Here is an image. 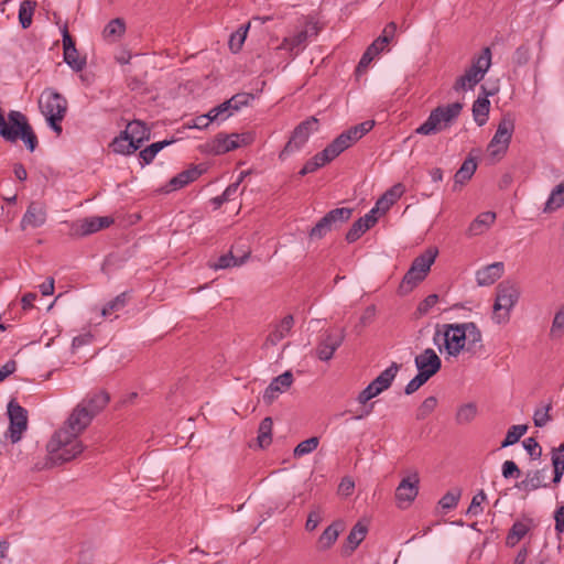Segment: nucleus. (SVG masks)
I'll use <instances>...</instances> for the list:
<instances>
[{"instance_id":"1","label":"nucleus","mask_w":564,"mask_h":564,"mask_svg":"<svg viewBox=\"0 0 564 564\" xmlns=\"http://www.w3.org/2000/svg\"><path fill=\"white\" fill-rule=\"evenodd\" d=\"M94 416L78 403L65 426L55 432L47 443V466H57L76 458L84 449L78 435L91 423Z\"/></svg>"},{"instance_id":"2","label":"nucleus","mask_w":564,"mask_h":564,"mask_svg":"<svg viewBox=\"0 0 564 564\" xmlns=\"http://www.w3.org/2000/svg\"><path fill=\"white\" fill-rule=\"evenodd\" d=\"M434 341L442 354L456 358L462 352L476 354L481 348L482 335L474 323L446 324Z\"/></svg>"},{"instance_id":"3","label":"nucleus","mask_w":564,"mask_h":564,"mask_svg":"<svg viewBox=\"0 0 564 564\" xmlns=\"http://www.w3.org/2000/svg\"><path fill=\"white\" fill-rule=\"evenodd\" d=\"M318 31V25L313 18L301 17L275 50L284 51L291 57H295L306 48L311 39L316 36Z\"/></svg>"},{"instance_id":"4","label":"nucleus","mask_w":564,"mask_h":564,"mask_svg":"<svg viewBox=\"0 0 564 564\" xmlns=\"http://www.w3.org/2000/svg\"><path fill=\"white\" fill-rule=\"evenodd\" d=\"M491 51L485 47L471 58V64L464 74L456 78L453 89L456 93L473 90L479 84L491 66Z\"/></svg>"},{"instance_id":"5","label":"nucleus","mask_w":564,"mask_h":564,"mask_svg":"<svg viewBox=\"0 0 564 564\" xmlns=\"http://www.w3.org/2000/svg\"><path fill=\"white\" fill-rule=\"evenodd\" d=\"M463 109L460 102H452L433 109L427 119L415 129V133L422 135L436 134L452 126L459 117Z\"/></svg>"},{"instance_id":"6","label":"nucleus","mask_w":564,"mask_h":564,"mask_svg":"<svg viewBox=\"0 0 564 564\" xmlns=\"http://www.w3.org/2000/svg\"><path fill=\"white\" fill-rule=\"evenodd\" d=\"M39 106L48 126L59 135L63 130L61 122L67 112V100L65 97L56 90L47 88L41 94Z\"/></svg>"},{"instance_id":"7","label":"nucleus","mask_w":564,"mask_h":564,"mask_svg":"<svg viewBox=\"0 0 564 564\" xmlns=\"http://www.w3.org/2000/svg\"><path fill=\"white\" fill-rule=\"evenodd\" d=\"M519 297L520 290L514 283L509 281L501 282L496 290L492 321L498 325L508 323Z\"/></svg>"},{"instance_id":"8","label":"nucleus","mask_w":564,"mask_h":564,"mask_svg":"<svg viewBox=\"0 0 564 564\" xmlns=\"http://www.w3.org/2000/svg\"><path fill=\"white\" fill-rule=\"evenodd\" d=\"M373 126L375 121L368 120L345 130L325 148V154H329L333 160L336 159L346 149L350 148L368 133Z\"/></svg>"},{"instance_id":"9","label":"nucleus","mask_w":564,"mask_h":564,"mask_svg":"<svg viewBox=\"0 0 564 564\" xmlns=\"http://www.w3.org/2000/svg\"><path fill=\"white\" fill-rule=\"evenodd\" d=\"M437 253V249L429 248L422 254L416 257L413 260L410 269L405 273L401 286H409L410 289H412L413 286L422 282L430 272V269L434 263Z\"/></svg>"},{"instance_id":"10","label":"nucleus","mask_w":564,"mask_h":564,"mask_svg":"<svg viewBox=\"0 0 564 564\" xmlns=\"http://www.w3.org/2000/svg\"><path fill=\"white\" fill-rule=\"evenodd\" d=\"M514 132V118L512 115H505L498 123L497 130L488 144V153L496 158L505 154L511 142Z\"/></svg>"},{"instance_id":"11","label":"nucleus","mask_w":564,"mask_h":564,"mask_svg":"<svg viewBox=\"0 0 564 564\" xmlns=\"http://www.w3.org/2000/svg\"><path fill=\"white\" fill-rule=\"evenodd\" d=\"M253 140L251 133H218L208 144L213 154L219 155L250 144Z\"/></svg>"},{"instance_id":"12","label":"nucleus","mask_w":564,"mask_h":564,"mask_svg":"<svg viewBox=\"0 0 564 564\" xmlns=\"http://www.w3.org/2000/svg\"><path fill=\"white\" fill-rule=\"evenodd\" d=\"M8 415L10 424L6 436L15 444L21 441L23 433L28 429V411L14 400H11L8 404Z\"/></svg>"},{"instance_id":"13","label":"nucleus","mask_w":564,"mask_h":564,"mask_svg":"<svg viewBox=\"0 0 564 564\" xmlns=\"http://www.w3.org/2000/svg\"><path fill=\"white\" fill-rule=\"evenodd\" d=\"M8 119L14 126L12 129L17 134L14 139L8 141L15 142L18 139H21L26 144L28 149L33 152L39 143L37 137L30 126L25 115L17 110H11L8 113Z\"/></svg>"},{"instance_id":"14","label":"nucleus","mask_w":564,"mask_h":564,"mask_svg":"<svg viewBox=\"0 0 564 564\" xmlns=\"http://www.w3.org/2000/svg\"><path fill=\"white\" fill-rule=\"evenodd\" d=\"M316 124H317V120L315 118H311V119H307V120L301 122L294 129L289 142L285 144L284 149L281 151L280 159H283L286 155L301 150L304 147V144L307 142V140Z\"/></svg>"},{"instance_id":"15","label":"nucleus","mask_w":564,"mask_h":564,"mask_svg":"<svg viewBox=\"0 0 564 564\" xmlns=\"http://www.w3.org/2000/svg\"><path fill=\"white\" fill-rule=\"evenodd\" d=\"M420 477L416 471L409 474L398 485L395 489L397 505L401 509L408 508L417 497Z\"/></svg>"},{"instance_id":"16","label":"nucleus","mask_w":564,"mask_h":564,"mask_svg":"<svg viewBox=\"0 0 564 564\" xmlns=\"http://www.w3.org/2000/svg\"><path fill=\"white\" fill-rule=\"evenodd\" d=\"M252 99L250 94H237L232 96L230 99L221 102L220 105L212 108L209 110L214 122H224L229 117H231L235 112L240 110L243 106H247L249 101Z\"/></svg>"},{"instance_id":"17","label":"nucleus","mask_w":564,"mask_h":564,"mask_svg":"<svg viewBox=\"0 0 564 564\" xmlns=\"http://www.w3.org/2000/svg\"><path fill=\"white\" fill-rule=\"evenodd\" d=\"M414 364L417 373L423 375L429 380L436 375L442 367L441 358L432 348H426L421 354L416 355Z\"/></svg>"},{"instance_id":"18","label":"nucleus","mask_w":564,"mask_h":564,"mask_svg":"<svg viewBox=\"0 0 564 564\" xmlns=\"http://www.w3.org/2000/svg\"><path fill=\"white\" fill-rule=\"evenodd\" d=\"M343 340V332H328L323 335L316 347L317 358L322 361L330 360L335 351L340 347Z\"/></svg>"},{"instance_id":"19","label":"nucleus","mask_w":564,"mask_h":564,"mask_svg":"<svg viewBox=\"0 0 564 564\" xmlns=\"http://www.w3.org/2000/svg\"><path fill=\"white\" fill-rule=\"evenodd\" d=\"M64 62L74 70L80 72L86 66V57L79 55L75 41L67 30L63 33Z\"/></svg>"},{"instance_id":"20","label":"nucleus","mask_w":564,"mask_h":564,"mask_svg":"<svg viewBox=\"0 0 564 564\" xmlns=\"http://www.w3.org/2000/svg\"><path fill=\"white\" fill-rule=\"evenodd\" d=\"M533 528L534 521L531 518L514 521L506 536V545L514 547Z\"/></svg>"},{"instance_id":"21","label":"nucleus","mask_w":564,"mask_h":564,"mask_svg":"<svg viewBox=\"0 0 564 564\" xmlns=\"http://www.w3.org/2000/svg\"><path fill=\"white\" fill-rule=\"evenodd\" d=\"M293 382V376L290 371L274 378L263 393V400L267 403L273 402L280 393L288 390Z\"/></svg>"},{"instance_id":"22","label":"nucleus","mask_w":564,"mask_h":564,"mask_svg":"<svg viewBox=\"0 0 564 564\" xmlns=\"http://www.w3.org/2000/svg\"><path fill=\"white\" fill-rule=\"evenodd\" d=\"M110 397L105 390L89 392L79 403L95 417L109 403Z\"/></svg>"},{"instance_id":"23","label":"nucleus","mask_w":564,"mask_h":564,"mask_svg":"<svg viewBox=\"0 0 564 564\" xmlns=\"http://www.w3.org/2000/svg\"><path fill=\"white\" fill-rule=\"evenodd\" d=\"M505 272L502 262H494L476 272V282L479 286H489L494 284Z\"/></svg>"},{"instance_id":"24","label":"nucleus","mask_w":564,"mask_h":564,"mask_svg":"<svg viewBox=\"0 0 564 564\" xmlns=\"http://www.w3.org/2000/svg\"><path fill=\"white\" fill-rule=\"evenodd\" d=\"M112 223L113 219L110 217H87L78 221L77 232L82 236H87L108 228Z\"/></svg>"},{"instance_id":"25","label":"nucleus","mask_w":564,"mask_h":564,"mask_svg":"<svg viewBox=\"0 0 564 564\" xmlns=\"http://www.w3.org/2000/svg\"><path fill=\"white\" fill-rule=\"evenodd\" d=\"M481 90L484 96H478L473 104V117L479 127L484 126L488 120L490 109V101L488 97L494 95L492 91H487L484 86H481Z\"/></svg>"},{"instance_id":"26","label":"nucleus","mask_w":564,"mask_h":564,"mask_svg":"<svg viewBox=\"0 0 564 564\" xmlns=\"http://www.w3.org/2000/svg\"><path fill=\"white\" fill-rule=\"evenodd\" d=\"M123 132L135 145L139 144V149L144 141L150 139L151 134L150 128L141 120L130 121Z\"/></svg>"},{"instance_id":"27","label":"nucleus","mask_w":564,"mask_h":564,"mask_svg":"<svg viewBox=\"0 0 564 564\" xmlns=\"http://www.w3.org/2000/svg\"><path fill=\"white\" fill-rule=\"evenodd\" d=\"M46 221V209L42 203L32 202L23 218L22 224L31 227H40Z\"/></svg>"},{"instance_id":"28","label":"nucleus","mask_w":564,"mask_h":564,"mask_svg":"<svg viewBox=\"0 0 564 564\" xmlns=\"http://www.w3.org/2000/svg\"><path fill=\"white\" fill-rule=\"evenodd\" d=\"M341 529L343 525L338 521L325 528L317 540V549L323 552L329 550L336 543Z\"/></svg>"},{"instance_id":"29","label":"nucleus","mask_w":564,"mask_h":564,"mask_svg":"<svg viewBox=\"0 0 564 564\" xmlns=\"http://www.w3.org/2000/svg\"><path fill=\"white\" fill-rule=\"evenodd\" d=\"M400 369V366L397 362H392L387 369H384L376 379H373L370 384L375 388L376 391L382 393L392 384L397 373Z\"/></svg>"},{"instance_id":"30","label":"nucleus","mask_w":564,"mask_h":564,"mask_svg":"<svg viewBox=\"0 0 564 564\" xmlns=\"http://www.w3.org/2000/svg\"><path fill=\"white\" fill-rule=\"evenodd\" d=\"M496 214L494 212H484L479 214L469 225L468 235L479 236L486 232L495 223Z\"/></svg>"},{"instance_id":"31","label":"nucleus","mask_w":564,"mask_h":564,"mask_svg":"<svg viewBox=\"0 0 564 564\" xmlns=\"http://www.w3.org/2000/svg\"><path fill=\"white\" fill-rule=\"evenodd\" d=\"M293 317L291 315L283 317L270 332L267 341L271 345L279 344L290 334L293 327Z\"/></svg>"},{"instance_id":"32","label":"nucleus","mask_w":564,"mask_h":564,"mask_svg":"<svg viewBox=\"0 0 564 564\" xmlns=\"http://www.w3.org/2000/svg\"><path fill=\"white\" fill-rule=\"evenodd\" d=\"M249 257V252H246L241 257H235L231 252L225 253L218 257L215 261L209 263V267L214 270H223L234 267H240L246 262Z\"/></svg>"},{"instance_id":"33","label":"nucleus","mask_w":564,"mask_h":564,"mask_svg":"<svg viewBox=\"0 0 564 564\" xmlns=\"http://www.w3.org/2000/svg\"><path fill=\"white\" fill-rule=\"evenodd\" d=\"M564 206V181L557 184L551 192L544 204V213H553Z\"/></svg>"},{"instance_id":"34","label":"nucleus","mask_w":564,"mask_h":564,"mask_svg":"<svg viewBox=\"0 0 564 564\" xmlns=\"http://www.w3.org/2000/svg\"><path fill=\"white\" fill-rule=\"evenodd\" d=\"M551 459L554 469L553 482L558 484L564 475V442L552 448Z\"/></svg>"},{"instance_id":"35","label":"nucleus","mask_w":564,"mask_h":564,"mask_svg":"<svg viewBox=\"0 0 564 564\" xmlns=\"http://www.w3.org/2000/svg\"><path fill=\"white\" fill-rule=\"evenodd\" d=\"M112 151L118 154H132L139 149V144H134L127 134L122 131L113 139L110 144Z\"/></svg>"},{"instance_id":"36","label":"nucleus","mask_w":564,"mask_h":564,"mask_svg":"<svg viewBox=\"0 0 564 564\" xmlns=\"http://www.w3.org/2000/svg\"><path fill=\"white\" fill-rule=\"evenodd\" d=\"M477 169V163L474 158H467L459 170L455 173L454 181L455 184L464 185L467 183L473 175L475 174Z\"/></svg>"},{"instance_id":"37","label":"nucleus","mask_w":564,"mask_h":564,"mask_svg":"<svg viewBox=\"0 0 564 564\" xmlns=\"http://www.w3.org/2000/svg\"><path fill=\"white\" fill-rule=\"evenodd\" d=\"M330 161H333V159L329 156V154H325V149H324L322 152L315 154L311 160H308L303 165V167L301 169L299 174L301 176H304L306 174L313 173L316 170H318L319 167H323L325 164H327Z\"/></svg>"},{"instance_id":"38","label":"nucleus","mask_w":564,"mask_h":564,"mask_svg":"<svg viewBox=\"0 0 564 564\" xmlns=\"http://www.w3.org/2000/svg\"><path fill=\"white\" fill-rule=\"evenodd\" d=\"M478 414L477 404L474 402H468L462 404L456 411V422L458 424H468L476 419Z\"/></svg>"},{"instance_id":"39","label":"nucleus","mask_w":564,"mask_h":564,"mask_svg":"<svg viewBox=\"0 0 564 564\" xmlns=\"http://www.w3.org/2000/svg\"><path fill=\"white\" fill-rule=\"evenodd\" d=\"M564 336V303L561 304L554 313L550 327V337L560 339Z\"/></svg>"},{"instance_id":"40","label":"nucleus","mask_w":564,"mask_h":564,"mask_svg":"<svg viewBox=\"0 0 564 564\" xmlns=\"http://www.w3.org/2000/svg\"><path fill=\"white\" fill-rule=\"evenodd\" d=\"M126 31L124 21L120 18L111 20L104 29V37L108 41H116L123 35Z\"/></svg>"},{"instance_id":"41","label":"nucleus","mask_w":564,"mask_h":564,"mask_svg":"<svg viewBox=\"0 0 564 564\" xmlns=\"http://www.w3.org/2000/svg\"><path fill=\"white\" fill-rule=\"evenodd\" d=\"M36 2L33 0H23L19 9V21L23 29H28L32 24V18Z\"/></svg>"},{"instance_id":"42","label":"nucleus","mask_w":564,"mask_h":564,"mask_svg":"<svg viewBox=\"0 0 564 564\" xmlns=\"http://www.w3.org/2000/svg\"><path fill=\"white\" fill-rule=\"evenodd\" d=\"M206 167L203 164L193 165L189 169L178 173V187L188 185L196 181L204 172Z\"/></svg>"},{"instance_id":"43","label":"nucleus","mask_w":564,"mask_h":564,"mask_svg":"<svg viewBox=\"0 0 564 564\" xmlns=\"http://www.w3.org/2000/svg\"><path fill=\"white\" fill-rule=\"evenodd\" d=\"M272 419L264 417L259 425L258 443L260 447H267L272 441Z\"/></svg>"},{"instance_id":"44","label":"nucleus","mask_w":564,"mask_h":564,"mask_svg":"<svg viewBox=\"0 0 564 564\" xmlns=\"http://www.w3.org/2000/svg\"><path fill=\"white\" fill-rule=\"evenodd\" d=\"M129 299V292H122L104 306L101 314L104 316H110L113 312L122 310L127 305Z\"/></svg>"},{"instance_id":"45","label":"nucleus","mask_w":564,"mask_h":564,"mask_svg":"<svg viewBox=\"0 0 564 564\" xmlns=\"http://www.w3.org/2000/svg\"><path fill=\"white\" fill-rule=\"evenodd\" d=\"M172 141H160V142H154L152 144H150L149 147H147L145 149H143L142 151H140L139 153V156L142 161V164H150L153 159L155 158V155L167 144H171Z\"/></svg>"},{"instance_id":"46","label":"nucleus","mask_w":564,"mask_h":564,"mask_svg":"<svg viewBox=\"0 0 564 564\" xmlns=\"http://www.w3.org/2000/svg\"><path fill=\"white\" fill-rule=\"evenodd\" d=\"M250 24L241 25L235 33L230 35L229 39V48L232 53H238L247 37L248 30Z\"/></svg>"},{"instance_id":"47","label":"nucleus","mask_w":564,"mask_h":564,"mask_svg":"<svg viewBox=\"0 0 564 564\" xmlns=\"http://www.w3.org/2000/svg\"><path fill=\"white\" fill-rule=\"evenodd\" d=\"M527 431H528L527 425H521V424L512 425L508 430L506 437L501 443V447L505 448V447L516 444L527 433Z\"/></svg>"},{"instance_id":"48","label":"nucleus","mask_w":564,"mask_h":564,"mask_svg":"<svg viewBox=\"0 0 564 564\" xmlns=\"http://www.w3.org/2000/svg\"><path fill=\"white\" fill-rule=\"evenodd\" d=\"M367 528L360 522L356 523L347 536L351 550H355L366 538Z\"/></svg>"},{"instance_id":"49","label":"nucleus","mask_w":564,"mask_h":564,"mask_svg":"<svg viewBox=\"0 0 564 564\" xmlns=\"http://www.w3.org/2000/svg\"><path fill=\"white\" fill-rule=\"evenodd\" d=\"M318 444H319V440L316 436H313L305 441H302L301 443H299L295 446V448L293 451V455H294V457H302L307 454H311L312 452H314L317 448Z\"/></svg>"},{"instance_id":"50","label":"nucleus","mask_w":564,"mask_h":564,"mask_svg":"<svg viewBox=\"0 0 564 564\" xmlns=\"http://www.w3.org/2000/svg\"><path fill=\"white\" fill-rule=\"evenodd\" d=\"M213 122H214V119H213L210 112L208 111L205 115H200V116L195 117L194 119H189V120L185 121L183 123V128H188V129L195 128V129L202 130V129L207 128Z\"/></svg>"},{"instance_id":"51","label":"nucleus","mask_w":564,"mask_h":564,"mask_svg":"<svg viewBox=\"0 0 564 564\" xmlns=\"http://www.w3.org/2000/svg\"><path fill=\"white\" fill-rule=\"evenodd\" d=\"M334 225L347 221L351 216V209L346 207L335 208L325 215Z\"/></svg>"},{"instance_id":"52","label":"nucleus","mask_w":564,"mask_h":564,"mask_svg":"<svg viewBox=\"0 0 564 564\" xmlns=\"http://www.w3.org/2000/svg\"><path fill=\"white\" fill-rule=\"evenodd\" d=\"M333 228V224L324 216L310 231L312 239H321Z\"/></svg>"},{"instance_id":"53","label":"nucleus","mask_w":564,"mask_h":564,"mask_svg":"<svg viewBox=\"0 0 564 564\" xmlns=\"http://www.w3.org/2000/svg\"><path fill=\"white\" fill-rule=\"evenodd\" d=\"M551 409V404H544L534 411L533 422L535 426L543 427L551 421V416L549 414Z\"/></svg>"},{"instance_id":"54","label":"nucleus","mask_w":564,"mask_h":564,"mask_svg":"<svg viewBox=\"0 0 564 564\" xmlns=\"http://www.w3.org/2000/svg\"><path fill=\"white\" fill-rule=\"evenodd\" d=\"M459 498H460V490L459 489H454V490H451L448 492H446L440 500V506L442 507V509L444 510H451V509H454L458 501H459Z\"/></svg>"},{"instance_id":"55","label":"nucleus","mask_w":564,"mask_h":564,"mask_svg":"<svg viewBox=\"0 0 564 564\" xmlns=\"http://www.w3.org/2000/svg\"><path fill=\"white\" fill-rule=\"evenodd\" d=\"M487 496L484 490L478 491L471 499L468 507L467 513L474 517L479 516L482 512L481 505L486 501Z\"/></svg>"},{"instance_id":"56","label":"nucleus","mask_w":564,"mask_h":564,"mask_svg":"<svg viewBox=\"0 0 564 564\" xmlns=\"http://www.w3.org/2000/svg\"><path fill=\"white\" fill-rule=\"evenodd\" d=\"M323 520V510L321 507H315L307 516L305 522V530L308 532L314 531Z\"/></svg>"},{"instance_id":"57","label":"nucleus","mask_w":564,"mask_h":564,"mask_svg":"<svg viewBox=\"0 0 564 564\" xmlns=\"http://www.w3.org/2000/svg\"><path fill=\"white\" fill-rule=\"evenodd\" d=\"M436 404H437V400L435 397H429L426 398L422 404L420 405L419 410H417V413H416V419L417 420H423L425 419L426 416H429L436 408Z\"/></svg>"},{"instance_id":"58","label":"nucleus","mask_w":564,"mask_h":564,"mask_svg":"<svg viewBox=\"0 0 564 564\" xmlns=\"http://www.w3.org/2000/svg\"><path fill=\"white\" fill-rule=\"evenodd\" d=\"M249 174L248 171L240 172L238 178L236 182L231 183L227 186V188L223 193V198L229 200H232L239 189V186L241 182L245 180V177Z\"/></svg>"},{"instance_id":"59","label":"nucleus","mask_w":564,"mask_h":564,"mask_svg":"<svg viewBox=\"0 0 564 564\" xmlns=\"http://www.w3.org/2000/svg\"><path fill=\"white\" fill-rule=\"evenodd\" d=\"M368 230L367 225H362L360 221H355L351 228L346 235L348 242H355Z\"/></svg>"},{"instance_id":"60","label":"nucleus","mask_w":564,"mask_h":564,"mask_svg":"<svg viewBox=\"0 0 564 564\" xmlns=\"http://www.w3.org/2000/svg\"><path fill=\"white\" fill-rule=\"evenodd\" d=\"M523 447L532 458L536 459L541 456V446L533 437L525 438L523 441Z\"/></svg>"},{"instance_id":"61","label":"nucleus","mask_w":564,"mask_h":564,"mask_svg":"<svg viewBox=\"0 0 564 564\" xmlns=\"http://www.w3.org/2000/svg\"><path fill=\"white\" fill-rule=\"evenodd\" d=\"M427 381L429 379H426L423 375L416 373V376L412 378L405 386L404 392L406 394H412Z\"/></svg>"},{"instance_id":"62","label":"nucleus","mask_w":564,"mask_h":564,"mask_svg":"<svg viewBox=\"0 0 564 564\" xmlns=\"http://www.w3.org/2000/svg\"><path fill=\"white\" fill-rule=\"evenodd\" d=\"M438 302V296L436 294H431L426 296L417 306V311L420 314H427L432 307L436 305Z\"/></svg>"},{"instance_id":"63","label":"nucleus","mask_w":564,"mask_h":564,"mask_svg":"<svg viewBox=\"0 0 564 564\" xmlns=\"http://www.w3.org/2000/svg\"><path fill=\"white\" fill-rule=\"evenodd\" d=\"M380 393L375 390V388L369 383L357 397V401L360 404H366L371 399L376 398Z\"/></svg>"},{"instance_id":"64","label":"nucleus","mask_w":564,"mask_h":564,"mask_svg":"<svg viewBox=\"0 0 564 564\" xmlns=\"http://www.w3.org/2000/svg\"><path fill=\"white\" fill-rule=\"evenodd\" d=\"M520 470L517 464L512 460H506L502 464V476L505 478L519 477Z\"/></svg>"}]
</instances>
